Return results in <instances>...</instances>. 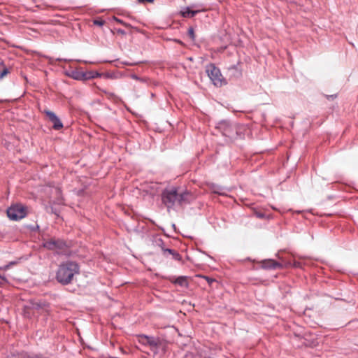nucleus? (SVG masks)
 Listing matches in <instances>:
<instances>
[{
	"label": "nucleus",
	"instance_id": "nucleus-20",
	"mask_svg": "<svg viewBox=\"0 0 358 358\" xmlns=\"http://www.w3.org/2000/svg\"><path fill=\"white\" fill-rule=\"evenodd\" d=\"M114 20L116 21L117 23L122 24L124 26H127V24L124 22L122 20L117 18L116 17H113Z\"/></svg>",
	"mask_w": 358,
	"mask_h": 358
},
{
	"label": "nucleus",
	"instance_id": "nucleus-23",
	"mask_svg": "<svg viewBox=\"0 0 358 358\" xmlns=\"http://www.w3.org/2000/svg\"><path fill=\"white\" fill-rule=\"evenodd\" d=\"M117 32L118 34H122V35L125 34V31H124V30H122V29H117Z\"/></svg>",
	"mask_w": 358,
	"mask_h": 358
},
{
	"label": "nucleus",
	"instance_id": "nucleus-14",
	"mask_svg": "<svg viewBox=\"0 0 358 358\" xmlns=\"http://www.w3.org/2000/svg\"><path fill=\"white\" fill-rule=\"evenodd\" d=\"M150 336L142 335L138 338V341L143 345H147L148 344V341L150 339Z\"/></svg>",
	"mask_w": 358,
	"mask_h": 358
},
{
	"label": "nucleus",
	"instance_id": "nucleus-25",
	"mask_svg": "<svg viewBox=\"0 0 358 358\" xmlns=\"http://www.w3.org/2000/svg\"><path fill=\"white\" fill-rule=\"evenodd\" d=\"M5 281L4 277L0 275V285L2 284Z\"/></svg>",
	"mask_w": 358,
	"mask_h": 358
},
{
	"label": "nucleus",
	"instance_id": "nucleus-24",
	"mask_svg": "<svg viewBox=\"0 0 358 358\" xmlns=\"http://www.w3.org/2000/svg\"><path fill=\"white\" fill-rule=\"evenodd\" d=\"M326 96H327V98L328 99H335L336 97V95H327Z\"/></svg>",
	"mask_w": 358,
	"mask_h": 358
},
{
	"label": "nucleus",
	"instance_id": "nucleus-2",
	"mask_svg": "<svg viewBox=\"0 0 358 358\" xmlns=\"http://www.w3.org/2000/svg\"><path fill=\"white\" fill-rule=\"evenodd\" d=\"M206 71L213 82L214 85L217 87H222L226 84V81L222 75L220 70L215 66L213 64H210L206 66Z\"/></svg>",
	"mask_w": 358,
	"mask_h": 358
},
{
	"label": "nucleus",
	"instance_id": "nucleus-7",
	"mask_svg": "<svg viewBox=\"0 0 358 358\" xmlns=\"http://www.w3.org/2000/svg\"><path fill=\"white\" fill-rule=\"evenodd\" d=\"M193 199L192 194L187 191L182 192H178V203L180 205L183 203H189Z\"/></svg>",
	"mask_w": 358,
	"mask_h": 358
},
{
	"label": "nucleus",
	"instance_id": "nucleus-1",
	"mask_svg": "<svg viewBox=\"0 0 358 358\" xmlns=\"http://www.w3.org/2000/svg\"><path fill=\"white\" fill-rule=\"evenodd\" d=\"M79 273L78 264L73 262H67L59 266L57 273V280L63 285L70 283L75 274Z\"/></svg>",
	"mask_w": 358,
	"mask_h": 358
},
{
	"label": "nucleus",
	"instance_id": "nucleus-5",
	"mask_svg": "<svg viewBox=\"0 0 358 358\" xmlns=\"http://www.w3.org/2000/svg\"><path fill=\"white\" fill-rule=\"evenodd\" d=\"M43 113L46 115L49 120L53 124L52 127L55 130L63 128V124L56 114L49 110H44Z\"/></svg>",
	"mask_w": 358,
	"mask_h": 358
},
{
	"label": "nucleus",
	"instance_id": "nucleus-17",
	"mask_svg": "<svg viewBox=\"0 0 358 358\" xmlns=\"http://www.w3.org/2000/svg\"><path fill=\"white\" fill-rule=\"evenodd\" d=\"M101 76V74L98 72H90L88 78H94L100 77Z\"/></svg>",
	"mask_w": 358,
	"mask_h": 358
},
{
	"label": "nucleus",
	"instance_id": "nucleus-4",
	"mask_svg": "<svg viewBox=\"0 0 358 358\" xmlns=\"http://www.w3.org/2000/svg\"><path fill=\"white\" fill-rule=\"evenodd\" d=\"M162 200L167 208L173 206L176 202H178L177 189L175 188L165 189L162 194Z\"/></svg>",
	"mask_w": 358,
	"mask_h": 358
},
{
	"label": "nucleus",
	"instance_id": "nucleus-16",
	"mask_svg": "<svg viewBox=\"0 0 358 358\" xmlns=\"http://www.w3.org/2000/svg\"><path fill=\"white\" fill-rule=\"evenodd\" d=\"M188 35L191 38V39L192 40H194L195 38V35H194V29L190 27L189 29H188Z\"/></svg>",
	"mask_w": 358,
	"mask_h": 358
},
{
	"label": "nucleus",
	"instance_id": "nucleus-8",
	"mask_svg": "<svg viewBox=\"0 0 358 358\" xmlns=\"http://www.w3.org/2000/svg\"><path fill=\"white\" fill-rule=\"evenodd\" d=\"M261 266L265 269H276L282 268V265L273 259H265L260 262Z\"/></svg>",
	"mask_w": 358,
	"mask_h": 358
},
{
	"label": "nucleus",
	"instance_id": "nucleus-26",
	"mask_svg": "<svg viewBox=\"0 0 358 358\" xmlns=\"http://www.w3.org/2000/svg\"><path fill=\"white\" fill-rule=\"evenodd\" d=\"M299 266V263H298V262H294V266L297 267V266Z\"/></svg>",
	"mask_w": 358,
	"mask_h": 358
},
{
	"label": "nucleus",
	"instance_id": "nucleus-6",
	"mask_svg": "<svg viewBox=\"0 0 358 358\" xmlns=\"http://www.w3.org/2000/svg\"><path fill=\"white\" fill-rule=\"evenodd\" d=\"M65 245L64 243L60 240L50 239L43 243V246L51 250H56L57 249H62Z\"/></svg>",
	"mask_w": 358,
	"mask_h": 358
},
{
	"label": "nucleus",
	"instance_id": "nucleus-13",
	"mask_svg": "<svg viewBox=\"0 0 358 358\" xmlns=\"http://www.w3.org/2000/svg\"><path fill=\"white\" fill-rule=\"evenodd\" d=\"M8 73H9L8 69L0 62V79L3 78Z\"/></svg>",
	"mask_w": 358,
	"mask_h": 358
},
{
	"label": "nucleus",
	"instance_id": "nucleus-19",
	"mask_svg": "<svg viewBox=\"0 0 358 358\" xmlns=\"http://www.w3.org/2000/svg\"><path fill=\"white\" fill-rule=\"evenodd\" d=\"M94 24L95 25L102 26L105 24V21L102 20H94Z\"/></svg>",
	"mask_w": 358,
	"mask_h": 358
},
{
	"label": "nucleus",
	"instance_id": "nucleus-18",
	"mask_svg": "<svg viewBox=\"0 0 358 358\" xmlns=\"http://www.w3.org/2000/svg\"><path fill=\"white\" fill-rule=\"evenodd\" d=\"M73 78L77 79V80H82V79H86L87 78L85 74H84V73H80V74L78 73Z\"/></svg>",
	"mask_w": 358,
	"mask_h": 358
},
{
	"label": "nucleus",
	"instance_id": "nucleus-3",
	"mask_svg": "<svg viewBox=\"0 0 358 358\" xmlns=\"http://www.w3.org/2000/svg\"><path fill=\"white\" fill-rule=\"evenodd\" d=\"M26 215V208L21 204L13 205L7 210V215L12 220H20Z\"/></svg>",
	"mask_w": 358,
	"mask_h": 358
},
{
	"label": "nucleus",
	"instance_id": "nucleus-10",
	"mask_svg": "<svg viewBox=\"0 0 358 358\" xmlns=\"http://www.w3.org/2000/svg\"><path fill=\"white\" fill-rule=\"evenodd\" d=\"M164 254L169 253V254L173 256V258L176 260L180 261L181 259V256L180 255V254L173 250L166 249V250H164Z\"/></svg>",
	"mask_w": 358,
	"mask_h": 358
},
{
	"label": "nucleus",
	"instance_id": "nucleus-22",
	"mask_svg": "<svg viewBox=\"0 0 358 358\" xmlns=\"http://www.w3.org/2000/svg\"><path fill=\"white\" fill-rule=\"evenodd\" d=\"M206 280L207 282L209 283V284H211L213 282H214L215 280L212 278H210L208 277H203Z\"/></svg>",
	"mask_w": 358,
	"mask_h": 358
},
{
	"label": "nucleus",
	"instance_id": "nucleus-21",
	"mask_svg": "<svg viewBox=\"0 0 358 358\" xmlns=\"http://www.w3.org/2000/svg\"><path fill=\"white\" fill-rule=\"evenodd\" d=\"M139 3H144L145 2L153 3L154 0H138Z\"/></svg>",
	"mask_w": 358,
	"mask_h": 358
},
{
	"label": "nucleus",
	"instance_id": "nucleus-9",
	"mask_svg": "<svg viewBox=\"0 0 358 358\" xmlns=\"http://www.w3.org/2000/svg\"><path fill=\"white\" fill-rule=\"evenodd\" d=\"M162 341L158 338L150 337L148 345H149L151 350L156 354L158 349L162 346Z\"/></svg>",
	"mask_w": 358,
	"mask_h": 358
},
{
	"label": "nucleus",
	"instance_id": "nucleus-15",
	"mask_svg": "<svg viewBox=\"0 0 358 358\" xmlns=\"http://www.w3.org/2000/svg\"><path fill=\"white\" fill-rule=\"evenodd\" d=\"M48 306L47 304L45 303H34L33 304V308H35V309H37V310H40V309H46V307Z\"/></svg>",
	"mask_w": 358,
	"mask_h": 358
},
{
	"label": "nucleus",
	"instance_id": "nucleus-12",
	"mask_svg": "<svg viewBox=\"0 0 358 358\" xmlns=\"http://www.w3.org/2000/svg\"><path fill=\"white\" fill-rule=\"evenodd\" d=\"M174 283L186 287L187 285V278L185 276H180L175 280Z\"/></svg>",
	"mask_w": 358,
	"mask_h": 358
},
{
	"label": "nucleus",
	"instance_id": "nucleus-11",
	"mask_svg": "<svg viewBox=\"0 0 358 358\" xmlns=\"http://www.w3.org/2000/svg\"><path fill=\"white\" fill-rule=\"evenodd\" d=\"M199 11L198 10H192L189 8H187L186 10L182 12V15L185 17H194Z\"/></svg>",
	"mask_w": 358,
	"mask_h": 358
}]
</instances>
